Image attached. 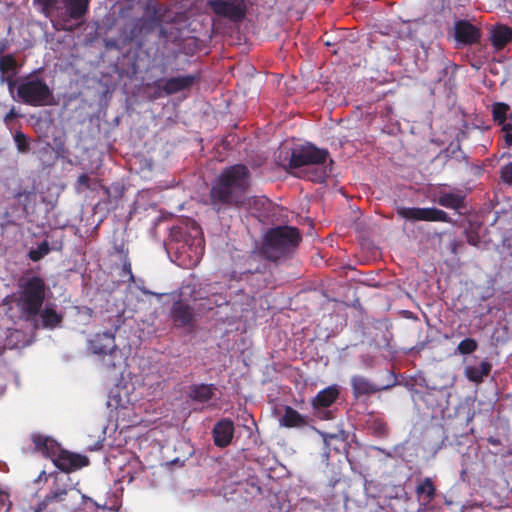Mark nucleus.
<instances>
[{"mask_svg": "<svg viewBox=\"0 0 512 512\" xmlns=\"http://www.w3.org/2000/svg\"><path fill=\"white\" fill-rule=\"evenodd\" d=\"M478 348V343L473 338H465L457 346V352L461 355H469L475 352Z\"/></svg>", "mask_w": 512, "mask_h": 512, "instance_id": "nucleus-32", "label": "nucleus"}, {"mask_svg": "<svg viewBox=\"0 0 512 512\" xmlns=\"http://www.w3.org/2000/svg\"><path fill=\"white\" fill-rule=\"evenodd\" d=\"M329 158L327 149L318 148L313 144L299 146L290 153L285 169L303 168L299 175L314 183H323L329 177L331 169L326 164Z\"/></svg>", "mask_w": 512, "mask_h": 512, "instance_id": "nucleus-2", "label": "nucleus"}, {"mask_svg": "<svg viewBox=\"0 0 512 512\" xmlns=\"http://www.w3.org/2000/svg\"><path fill=\"white\" fill-rule=\"evenodd\" d=\"M396 213L399 217L409 221H428L451 223L449 215L435 207H397Z\"/></svg>", "mask_w": 512, "mask_h": 512, "instance_id": "nucleus-8", "label": "nucleus"}, {"mask_svg": "<svg viewBox=\"0 0 512 512\" xmlns=\"http://www.w3.org/2000/svg\"><path fill=\"white\" fill-rule=\"evenodd\" d=\"M17 62L13 55H4L0 57V73L8 74L16 72Z\"/></svg>", "mask_w": 512, "mask_h": 512, "instance_id": "nucleus-30", "label": "nucleus"}, {"mask_svg": "<svg viewBox=\"0 0 512 512\" xmlns=\"http://www.w3.org/2000/svg\"><path fill=\"white\" fill-rule=\"evenodd\" d=\"M171 317L176 327L192 326L195 321L193 308L181 300L174 302Z\"/></svg>", "mask_w": 512, "mask_h": 512, "instance_id": "nucleus-15", "label": "nucleus"}, {"mask_svg": "<svg viewBox=\"0 0 512 512\" xmlns=\"http://www.w3.org/2000/svg\"><path fill=\"white\" fill-rule=\"evenodd\" d=\"M477 242H478V241H477L475 238H473V237H468V243H469V244H472V245H474V246H475V245H477Z\"/></svg>", "mask_w": 512, "mask_h": 512, "instance_id": "nucleus-47", "label": "nucleus"}, {"mask_svg": "<svg viewBox=\"0 0 512 512\" xmlns=\"http://www.w3.org/2000/svg\"><path fill=\"white\" fill-rule=\"evenodd\" d=\"M206 301H207L206 308L208 310H212L215 306L220 307V306L228 303L226 298L224 296H222L221 294H214L210 298H208Z\"/></svg>", "mask_w": 512, "mask_h": 512, "instance_id": "nucleus-38", "label": "nucleus"}, {"mask_svg": "<svg viewBox=\"0 0 512 512\" xmlns=\"http://www.w3.org/2000/svg\"><path fill=\"white\" fill-rule=\"evenodd\" d=\"M64 12L59 15V21H52L56 30L72 32L74 26H67L70 20L83 21L89 11L90 0H61Z\"/></svg>", "mask_w": 512, "mask_h": 512, "instance_id": "nucleus-7", "label": "nucleus"}, {"mask_svg": "<svg viewBox=\"0 0 512 512\" xmlns=\"http://www.w3.org/2000/svg\"><path fill=\"white\" fill-rule=\"evenodd\" d=\"M18 117V113L16 112L15 108H11L8 113L4 116V122L8 124L11 120Z\"/></svg>", "mask_w": 512, "mask_h": 512, "instance_id": "nucleus-44", "label": "nucleus"}, {"mask_svg": "<svg viewBox=\"0 0 512 512\" xmlns=\"http://www.w3.org/2000/svg\"><path fill=\"white\" fill-rule=\"evenodd\" d=\"M31 440L34 444L35 450L40 452L43 456L50 458L52 461L59 452L60 444L48 436L32 434Z\"/></svg>", "mask_w": 512, "mask_h": 512, "instance_id": "nucleus-18", "label": "nucleus"}, {"mask_svg": "<svg viewBox=\"0 0 512 512\" xmlns=\"http://www.w3.org/2000/svg\"><path fill=\"white\" fill-rule=\"evenodd\" d=\"M490 40L496 50H501L512 41V29L505 25L495 26L491 31Z\"/></svg>", "mask_w": 512, "mask_h": 512, "instance_id": "nucleus-24", "label": "nucleus"}, {"mask_svg": "<svg viewBox=\"0 0 512 512\" xmlns=\"http://www.w3.org/2000/svg\"><path fill=\"white\" fill-rule=\"evenodd\" d=\"M36 3L41 5L42 7V13L45 16H50L51 12L54 9H57V4L59 0H34Z\"/></svg>", "mask_w": 512, "mask_h": 512, "instance_id": "nucleus-37", "label": "nucleus"}, {"mask_svg": "<svg viewBox=\"0 0 512 512\" xmlns=\"http://www.w3.org/2000/svg\"><path fill=\"white\" fill-rule=\"evenodd\" d=\"M82 498L84 500H89V501L93 502L95 505H97L91 498L87 497L86 495H82Z\"/></svg>", "mask_w": 512, "mask_h": 512, "instance_id": "nucleus-48", "label": "nucleus"}, {"mask_svg": "<svg viewBox=\"0 0 512 512\" xmlns=\"http://www.w3.org/2000/svg\"><path fill=\"white\" fill-rule=\"evenodd\" d=\"M199 79V74L170 77L164 81L162 91L165 93V95H173L178 92L190 89Z\"/></svg>", "mask_w": 512, "mask_h": 512, "instance_id": "nucleus-14", "label": "nucleus"}, {"mask_svg": "<svg viewBox=\"0 0 512 512\" xmlns=\"http://www.w3.org/2000/svg\"><path fill=\"white\" fill-rule=\"evenodd\" d=\"M35 196L36 195H35V193L33 191L23 190V191H19L15 195V198H16L18 204L22 207V209L25 212H27L28 205L35 198Z\"/></svg>", "mask_w": 512, "mask_h": 512, "instance_id": "nucleus-34", "label": "nucleus"}, {"mask_svg": "<svg viewBox=\"0 0 512 512\" xmlns=\"http://www.w3.org/2000/svg\"><path fill=\"white\" fill-rule=\"evenodd\" d=\"M45 474V471H43L41 474H40V478L43 477V475Z\"/></svg>", "mask_w": 512, "mask_h": 512, "instance_id": "nucleus-50", "label": "nucleus"}, {"mask_svg": "<svg viewBox=\"0 0 512 512\" xmlns=\"http://www.w3.org/2000/svg\"><path fill=\"white\" fill-rule=\"evenodd\" d=\"M234 423L229 418L219 420L212 430L214 444L219 448L227 447L234 436Z\"/></svg>", "mask_w": 512, "mask_h": 512, "instance_id": "nucleus-12", "label": "nucleus"}, {"mask_svg": "<svg viewBox=\"0 0 512 512\" xmlns=\"http://www.w3.org/2000/svg\"><path fill=\"white\" fill-rule=\"evenodd\" d=\"M488 443L492 446H499L501 445V440L495 437H489L487 439Z\"/></svg>", "mask_w": 512, "mask_h": 512, "instance_id": "nucleus-45", "label": "nucleus"}, {"mask_svg": "<svg viewBox=\"0 0 512 512\" xmlns=\"http://www.w3.org/2000/svg\"><path fill=\"white\" fill-rule=\"evenodd\" d=\"M501 179L504 183L512 185V162L504 165L500 171Z\"/></svg>", "mask_w": 512, "mask_h": 512, "instance_id": "nucleus-39", "label": "nucleus"}, {"mask_svg": "<svg viewBox=\"0 0 512 512\" xmlns=\"http://www.w3.org/2000/svg\"><path fill=\"white\" fill-rule=\"evenodd\" d=\"M50 252L48 241L41 242L36 249H31L28 253L30 260L37 262Z\"/></svg>", "mask_w": 512, "mask_h": 512, "instance_id": "nucleus-33", "label": "nucleus"}, {"mask_svg": "<svg viewBox=\"0 0 512 512\" xmlns=\"http://www.w3.org/2000/svg\"><path fill=\"white\" fill-rule=\"evenodd\" d=\"M48 287L40 276L23 277L19 281L17 307L20 314L30 320L38 316L46 299Z\"/></svg>", "mask_w": 512, "mask_h": 512, "instance_id": "nucleus-4", "label": "nucleus"}, {"mask_svg": "<svg viewBox=\"0 0 512 512\" xmlns=\"http://www.w3.org/2000/svg\"><path fill=\"white\" fill-rule=\"evenodd\" d=\"M492 365L488 361H482L479 366H468L465 369L466 377L475 383H480L483 378L488 376L491 372Z\"/></svg>", "mask_w": 512, "mask_h": 512, "instance_id": "nucleus-27", "label": "nucleus"}, {"mask_svg": "<svg viewBox=\"0 0 512 512\" xmlns=\"http://www.w3.org/2000/svg\"><path fill=\"white\" fill-rule=\"evenodd\" d=\"M194 235H185L181 244L177 247L180 254H184L187 257L189 266L197 265L204 255L205 242L202 232L199 228L194 229Z\"/></svg>", "mask_w": 512, "mask_h": 512, "instance_id": "nucleus-9", "label": "nucleus"}, {"mask_svg": "<svg viewBox=\"0 0 512 512\" xmlns=\"http://www.w3.org/2000/svg\"><path fill=\"white\" fill-rule=\"evenodd\" d=\"M6 495L4 494V492L0 489V509L3 508L5 506V501H6Z\"/></svg>", "mask_w": 512, "mask_h": 512, "instance_id": "nucleus-46", "label": "nucleus"}, {"mask_svg": "<svg viewBox=\"0 0 512 512\" xmlns=\"http://www.w3.org/2000/svg\"><path fill=\"white\" fill-rule=\"evenodd\" d=\"M123 275H128L129 280L134 282V275L132 273V267L129 260H125L122 266Z\"/></svg>", "mask_w": 512, "mask_h": 512, "instance_id": "nucleus-42", "label": "nucleus"}, {"mask_svg": "<svg viewBox=\"0 0 512 512\" xmlns=\"http://www.w3.org/2000/svg\"><path fill=\"white\" fill-rule=\"evenodd\" d=\"M437 202L442 207L461 210L465 207V195L461 191L440 192Z\"/></svg>", "mask_w": 512, "mask_h": 512, "instance_id": "nucleus-22", "label": "nucleus"}, {"mask_svg": "<svg viewBox=\"0 0 512 512\" xmlns=\"http://www.w3.org/2000/svg\"><path fill=\"white\" fill-rule=\"evenodd\" d=\"M209 6L216 15L234 22L241 21L246 15L245 0H210Z\"/></svg>", "mask_w": 512, "mask_h": 512, "instance_id": "nucleus-10", "label": "nucleus"}, {"mask_svg": "<svg viewBox=\"0 0 512 512\" xmlns=\"http://www.w3.org/2000/svg\"><path fill=\"white\" fill-rule=\"evenodd\" d=\"M77 184L80 187L88 189L90 187V177L85 173L81 174L77 179Z\"/></svg>", "mask_w": 512, "mask_h": 512, "instance_id": "nucleus-43", "label": "nucleus"}, {"mask_svg": "<svg viewBox=\"0 0 512 512\" xmlns=\"http://www.w3.org/2000/svg\"><path fill=\"white\" fill-rule=\"evenodd\" d=\"M416 495L424 504L430 503L436 495V487L431 478H424L416 487Z\"/></svg>", "mask_w": 512, "mask_h": 512, "instance_id": "nucleus-28", "label": "nucleus"}, {"mask_svg": "<svg viewBox=\"0 0 512 512\" xmlns=\"http://www.w3.org/2000/svg\"><path fill=\"white\" fill-rule=\"evenodd\" d=\"M282 153H283V151H282V150H280V151L278 152V154L276 155V158H277L278 160H280V159H281Z\"/></svg>", "mask_w": 512, "mask_h": 512, "instance_id": "nucleus-49", "label": "nucleus"}, {"mask_svg": "<svg viewBox=\"0 0 512 512\" xmlns=\"http://www.w3.org/2000/svg\"><path fill=\"white\" fill-rule=\"evenodd\" d=\"M296 227L277 226L270 228L262 242L260 254L267 260L277 262L289 257L301 241Z\"/></svg>", "mask_w": 512, "mask_h": 512, "instance_id": "nucleus-3", "label": "nucleus"}, {"mask_svg": "<svg viewBox=\"0 0 512 512\" xmlns=\"http://www.w3.org/2000/svg\"><path fill=\"white\" fill-rule=\"evenodd\" d=\"M454 31L456 41L465 45L475 44L481 37L480 29L467 20H458Z\"/></svg>", "mask_w": 512, "mask_h": 512, "instance_id": "nucleus-13", "label": "nucleus"}, {"mask_svg": "<svg viewBox=\"0 0 512 512\" xmlns=\"http://www.w3.org/2000/svg\"><path fill=\"white\" fill-rule=\"evenodd\" d=\"M373 430L377 435H386L388 432V425L385 421L381 419H376L373 422Z\"/></svg>", "mask_w": 512, "mask_h": 512, "instance_id": "nucleus-40", "label": "nucleus"}, {"mask_svg": "<svg viewBox=\"0 0 512 512\" xmlns=\"http://www.w3.org/2000/svg\"><path fill=\"white\" fill-rule=\"evenodd\" d=\"M53 463L61 471L69 473L87 466L89 459L84 455L72 453L60 447L59 452L53 458Z\"/></svg>", "mask_w": 512, "mask_h": 512, "instance_id": "nucleus-11", "label": "nucleus"}, {"mask_svg": "<svg viewBox=\"0 0 512 512\" xmlns=\"http://www.w3.org/2000/svg\"><path fill=\"white\" fill-rule=\"evenodd\" d=\"M18 100L33 107L51 105L53 92L48 84L38 76H29L19 80L17 85Z\"/></svg>", "mask_w": 512, "mask_h": 512, "instance_id": "nucleus-5", "label": "nucleus"}, {"mask_svg": "<svg viewBox=\"0 0 512 512\" xmlns=\"http://www.w3.org/2000/svg\"><path fill=\"white\" fill-rule=\"evenodd\" d=\"M89 349L95 355H103L107 352L116 351L115 335L111 332L97 333L89 341Z\"/></svg>", "mask_w": 512, "mask_h": 512, "instance_id": "nucleus-16", "label": "nucleus"}, {"mask_svg": "<svg viewBox=\"0 0 512 512\" xmlns=\"http://www.w3.org/2000/svg\"><path fill=\"white\" fill-rule=\"evenodd\" d=\"M251 174L244 164L224 168L210 189V201L217 212L220 206H239L250 187Z\"/></svg>", "mask_w": 512, "mask_h": 512, "instance_id": "nucleus-1", "label": "nucleus"}, {"mask_svg": "<svg viewBox=\"0 0 512 512\" xmlns=\"http://www.w3.org/2000/svg\"><path fill=\"white\" fill-rule=\"evenodd\" d=\"M340 390L337 385L328 386L317 393V395L311 399V406L314 410H320L322 408H329L339 398Z\"/></svg>", "mask_w": 512, "mask_h": 512, "instance_id": "nucleus-19", "label": "nucleus"}, {"mask_svg": "<svg viewBox=\"0 0 512 512\" xmlns=\"http://www.w3.org/2000/svg\"><path fill=\"white\" fill-rule=\"evenodd\" d=\"M16 72L8 73V74H1L0 73V83L4 84L6 83L8 86V90L11 94H13L14 89L19 84V80L15 79Z\"/></svg>", "mask_w": 512, "mask_h": 512, "instance_id": "nucleus-36", "label": "nucleus"}, {"mask_svg": "<svg viewBox=\"0 0 512 512\" xmlns=\"http://www.w3.org/2000/svg\"><path fill=\"white\" fill-rule=\"evenodd\" d=\"M72 490L69 477L55 476L50 491L32 508L33 512H55V509L51 507L58 503L68 510L69 506L65 502L68 500Z\"/></svg>", "mask_w": 512, "mask_h": 512, "instance_id": "nucleus-6", "label": "nucleus"}, {"mask_svg": "<svg viewBox=\"0 0 512 512\" xmlns=\"http://www.w3.org/2000/svg\"><path fill=\"white\" fill-rule=\"evenodd\" d=\"M14 141L17 147V150L20 153H28L30 151V145L28 142V138L22 131H16L14 134Z\"/></svg>", "mask_w": 512, "mask_h": 512, "instance_id": "nucleus-35", "label": "nucleus"}, {"mask_svg": "<svg viewBox=\"0 0 512 512\" xmlns=\"http://www.w3.org/2000/svg\"><path fill=\"white\" fill-rule=\"evenodd\" d=\"M322 436L326 449L331 452L341 453L346 448V438L344 432L341 433H325L319 432Z\"/></svg>", "mask_w": 512, "mask_h": 512, "instance_id": "nucleus-25", "label": "nucleus"}, {"mask_svg": "<svg viewBox=\"0 0 512 512\" xmlns=\"http://www.w3.org/2000/svg\"><path fill=\"white\" fill-rule=\"evenodd\" d=\"M503 139L507 147L512 145V124H504L502 127Z\"/></svg>", "mask_w": 512, "mask_h": 512, "instance_id": "nucleus-41", "label": "nucleus"}, {"mask_svg": "<svg viewBox=\"0 0 512 512\" xmlns=\"http://www.w3.org/2000/svg\"><path fill=\"white\" fill-rule=\"evenodd\" d=\"M42 320V325L44 328L54 329L58 327L62 321V314L58 313L53 304L46 305V307L38 314Z\"/></svg>", "mask_w": 512, "mask_h": 512, "instance_id": "nucleus-26", "label": "nucleus"}, {"mask_svg": "<svg viewBox=\"0 0 512 512\" xmlns=\"http://www.w3.org/2000/svg\"><path fill=\"white\" fill-rule=\"evenodd\" d=\"M31 440L34 444L35 450L40 452L43 456L50 458L52 461L59 452L60 444L48 436L32 434Z\"/></svg>", "mask_w": 512, "mask_h": 512, "instance_id": "nucleus-17", "label": "nucleus"}, {"mask_svg": "<svg viewBox=\"0 0 512 512\" xmlns=\"http://www.w3.org/2000/svg\"><path fill=\"white\" fill-rule=\"evenodd\" d=\"M509 110V106L505 103H495L492 107V115L495 122L503 124L506 120V114Z\"/></svg>", "mask_w": 512, "mask_h": 512, "instance_id": "nucleus-31", "label": "nucleus"}, {"mask_svg": "<svg viewBox=\"0 0 512 512\" xmlns=\"http://www.w3.org/2000/svg\"><path fill=\"white\" fill-rule=\"evenodd\" d=\"M310 423L307 415L300 414L291 406L284 407V414L280 419V424L286 428H304Z\"/></svg>", "mask_w": 512, "mask_h": 512, "instance_id": "nucleus-20", "label": "nucleus"}, {"mask_svg": "<svg viewBox=\"0 0 512 512\" xmlns=\"http://www.w3.org/2000/svg\"><path fill=\"white\" fill-rule=\"evenodd\" d=\"M100 356H101V362H102L103 367L108 370L114 369L117 366H119L121 359H122V353L117 346H116L115 353L114 352L112 353V351H111V352H107Z\"/></svg>", "mask_w": 512, "mask_h": 512, "instance_id": "nucleus-29", "label": "nucleus"}, {"mask_svg": "<svg viewBox=\"0 0 512 512\" xmlns=\"http://www.w3.org/2000/svg\"><path fill=\"white\" fill-rule=\"evenodd\" d=\"M213 384H193L189 387V397L194 402L206 403L214 396Z\"/></svg>", "mask_w": 512, "mask_h": 512, "instance_id": "nucleus-23", "label": "nucleus"}, {"mask_svg": "<svg viewBox=\"0 0 512 512\" xmlns=\"http://www.w3.org/2000/svg\"><path fill=\"white\" fill-rule=\"evenodd\" d=\"M351 387L352 394L356 399L360 398L361 396H368L382 390V388L377 387L367 378L360 375H356L351 378Z\"/></svg>", "mask_w": 512, "mask_h": 512, "instance_id": "nucleus-21", "label": "nucleus"}]
</instances>
